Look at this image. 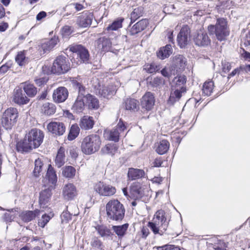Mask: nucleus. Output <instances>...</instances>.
<instances>
[{
  "mask_svg": "<svg viewBox=\"0 0 250 250\" xmlns=\"http://www.w3.org/2000/svg\"><path fill=\"white\" fill-rule=\"evenodd\" d=\"M57 181V176L54 168L51 165H48L47 172L45 176L43 177L42 182L45 188L40 193V203L45 204L51 197L52 190L55 188Z\"/></svg>",
  "mask_w": 250,
  "mask_h": 250,
  "instance_id": "nucleus-1",
  "label": "nucleus"
},
{
  "mask_svg": "<svg viewBox=\"0 0 250 250\" xmlns=\"http://www.w3.org/2000/svg\"><path fill=\"white\" fill-rule=\"evenodd\" d=\"M208 30L210 35H215L216 39L219 41L226 40L229 34L227 21L224 18H218L215 25H208Z\"/></svg>",
  "mask_w": 250,
  "mask_h": 250,
  "instance_id": "nucleus-2",
  "label": "nucleus"
},
{
  "mask_svg": "<svg viewBox=\"0 0 250 250\" xmlns=\"http://www.w3.org/2000/svg\"><path fill=\"white\" fill-rule=\"evenodd\" d=\"M106 211L108 218L111 220H122L125 216V209L118 200H110L106 205Z\"/></svg>",
  "mask_w": 250,
  "mask_h": 250,
  "instance_id": "nucleus-3",
  "label": "nucleus"
},
{
  "mask_svg": "<svg viewBox=\"0 0 250 250\" xmlns=\"http://www.w3.org/2000/svg\"><path fill=\"white\" fill-rule=\"evenodd\" d=\"M101 145L100 136L96 134H91L83 139L81 144V149L84 154L90 155L98 151Z\"/></svg>",
  "mask_w": 250,
  "mask_h": 250,
  "instance_id": "nucleus-4",
  "label": "nucleus"
},
{
  "mask_svg": "<svg viewBox=\"0 0 250 250\" xmlns=\"http://www.w3.org/2000/svg\"><path fill=\"white\" fill-rule=\"evenodd\" d=\"M19 112L16 108H7L3 113L1 119V125L6 130H11L16 124Z\"/></svg>",
  "mask_w": 250,
  "mask_h": 250,
  "instance_id": "nucleus-5",
  "label": "nucleus"
},
{
  "mask_svg": "<svg viewBox=\"0 0 250 250\" xmlns=\"http://www.w3.org/2000/svg\"><path fill=\"white\" fill-rule=\"evenodd\" d=\"M69 69L68 61L63 56H59L54 61L51 67V72L54 74H60L66 72Z\"/></svg>",
  "mask_w": 250,
  "mask_h": 250,
  "instance_id": "nucleus-6",
  "label": "nucleus"
},
{
  "mask_svg": "<svg viewBox=\"0 0 250 250\" xmlns=\"http://www.w3.org/2000/svg\"><path fill=\"white\" fill-rule=\"evenodd\" d=\"M94 191L99 195L103 196H111L116 192V188L103 182H99L94 186Z\"/></svg>",
  "mask_w": 250,
  "mask_h": 250,
  "instance_id": "nucleus-7",
  "label": "nucleus"
},
{
  "mask_svg": "<svg viewBox=\"0 0 250 250\" xmlns=\"http://www.w3.org/2000/svg\"><path fill=\"white\" fill-rule=\"evenodd\" d=\"M26 138L34 148L39 147L42 144L44 137L43 132L37 128L31 129L26 135Z\"/></svg>",
  "mask_w": 250,
  "mask_h": 250,
  "instance_id": "nucleus-8",
  "label": "nucleus"
},
{
  "mask_svg": "<svg viewBox=\"0 0 250 250\" xmlns=\"http://www.w3.org/2000/svg\"><path fill=\"white\" fill-rule=\"evenodd\" d=\"M69 50L77 55L79 58L80 63H86L89 59V53L87 50L81 45H72L68 47Z\"/></svg>",
  "mask_w": 250,
  "mask_h": 250,
  "instance_id": "nucleus-9",
  "label": "nucleus"
},
{
  "mask_svg": "<svg viewBox=\"0 0 250 250\" xmlns=\"http://www.w3.org/2000/svg\"><path fill=\"white\" fill-rule=\"evenodd\" d=\"M190 38V30L188 25L184 26L177 36V42L181 48L185 47L189 42Z\"/></svg>",
  "mask_w": 250,
  "mask_h": 250,
  "instance_id": "nucleus-10",
  "label": "nucleus"
},
{
  "mask_svg": "<svg viewBox=\"0 0 250 250\" xmlns=\"http://www.w3.org/2000/svg\"><path fill=\"white\" fill-rule=\"evenodd\" d=\"M126 129L125 124L121 120L119 121L115 128L107 132L106 135L109 140L118 142L121 134Z\"/></svg>",
  "mask_w": 250,
  "mask_h": 250,
  "instance_id": "nucleus-11",
  "label": "nucleus"
},
{
  "mask_svg": "<svg viewBox=\"0 0 250 250\" xmlns=\"http://www.w3.org/2000/svg\"><path fill=\"white\" fill-rule=\"evenodd\" d=\"M13 101L20 105L26 104L29 103V99L25 95L21 86L17 87L14 90Z\"/></svg>",
  "mask_w": 250,
  "mask_h": 250,
  "instance_id": "nucleus-12",
  "label": "nucleus"
},
{
  "mask_svg": "<svg viewBox=\"0 0 250 250\" xmlns=\"http://www.w3.org/2000/svg\"><path fill=\"white\" fill-rule=\"evenodd\" d=\"M92 19L93 15L91 13L83 12L77 17L76 24L80 27H87L91 25Z\"/></svg>",
  "mask_w": 250,
  "mask_h": 250,
  "instance_id": "nucleus-13",
  "label": "nucleus"
},
{
  "mask_svg": "<svg viewBox=\"0 0 250 250\" xmlns=\"http://www.w3.org/2000/svg\"><path fill=\"white\" fill-rule=\"evenodd\" d=\"M78 194L76 187L71 183L66 184L62 188V196L67 200H73Z\"/></svg>",
  "mask_w": 250,
  "mask_h": 250,
  "instance_id": "nucleus-14",
  "label": "nucleus"
},
{
  "mask_svg": "<svg viewBox=\"0 0 250 250\" xmlns=\"http://www.w3.org/2000/svg\"><path fill=\"white\" fill-rule=\"evenodd\" d=\"M155 104V98L153 94L150 92H146L141 100V106L143 109L149 111L152 109Z\"/></svg>",
  "mask_w": 250,
  "mask_h": 250,
  "instance_id": "nucleus-15",
  "label": "nucleus"
},
{
  "mask_svg": "<svg viewBox=\"0 0 250 250\" xmlns=\"http://www.w3.org/2000/svg\"><path fill=\"white\" fill-rule=\"evenodd\" d=\"M68 96L67 89L64 87H59L54 91L53 99L56 103L64 102Z\"/></svg>",
  "mask_w": 250,
  "mask_h": 250,
  "instance_id": "nucleus-16",
  "label": "nucleus"
},
{
  "mask_svg": "<svg viewBox=\"0 0 250 250\" xmlns=\"http://www.w3.org/2000/svg\"><path fill=\"white\" fill-rule=\"evenodd\" d=\"M47 127L49 132L58 136L63 135L65 131V126L64 124L59 122L50 123Z\"/></svg>",
  "mask_w": 250,
  "mask_h": 250,
  "instance_id": "nucleus-17",
  "label": "nucleus"
},
{
  "mask_svg": "<svg viewBox=\"0 0 250 250\" xmlns=\"http://www.w3.org/2000/svg\"><path fill=\"white\" fill-rule=\"evenodd\" d=\"M186 92V88L185 87H171L169 102L173 104L175 102L178 101L182 96L183 94Z\"/></svg>",
  "mask_w": 250,
  "mask_h": 250,
  "instance_id": "nucleus-18",
  "label": "nucleus"
},
{
  "mask_svg": "<svg viewBox=\"0 0 250 250\" xmlns=\"http://www.w3.org/2000/svg\"><path fill=\"white\" fill-rule=\"evenodd\" d=\"M195 43L200 46H207L210 43V40L207 33L200 31L194 38Z\"/></svg>",
  "mask_w": 250,
  "mask_h": 250,
  "instance_id": "nucleus-19",
  "label": "nucleus"
},
{
  "mask_svg": "<svg viewBox=\"0 0 250 250\" xmlns=\"http://www.w3.org/2000/svg\"><path fill=\"white\" fill-rule=\"evenodd\" d=\"M145 187L139 182H134L130 186V193L133 198H140L144 194Z\"/></svg>",
  "mask_w": 250,
  "mask_h": 250,
  "instance_id": "nucleus-20",
  "label": "nucleus"
},
{
  "mask_svg": "<svg viewBox=\"0 0 250 250\" xmlns=\"http://www.w3.org/2000/svg\"><path fill=\"white\" fill-rule=\"evenodd\" d=\"M155 221V223H161V229L163 230H167L168 223L167 221V218L165 216L164 210L160 209L158 210L154 214L153 218Z\"/></svg>",
  "mask_w": 250,
  "mask_h": 250,
  "instance_id": "nucleus-21",
  "label": "nucleus"
},
{
  "mask_svg": "<svg viewBox=\"0 0 250 250\" xmlns=\"http://www.w3.org/2000/svg\"><path fill=\"white\" fill-rule=\"evenodd\" d=\"M17 150L21 152H27L34 148L28 139L25 137L22 141L19 142L16 146Z\"/></svg>",
  "mask_w": 250,
  "mask_h": 250,
  "instance_id": "nucleus-22",
  "label": "nucleus"
},
{
  "mask_svg": "<svg viewBox=\"0 0 250 250\" xmlns=\"http://www.w3.org/2000/svg\"><path fill=\"white\" fill-rule=\"evenodd\" d=\"M59 42L58 37L54 36L51 39L42 42L40 46V49L42 50L43 53L50 51Z\"/></svg>",
  "mask_w": 250,
  "mask_h": 250,
  "instance_id": "nucleus-23",
  "label": "nucleus"
},
{
  "mask_svg": "<svg viewBox=\"0 0 250 250\" xmlns=\"http://www.w3.org/2000/svg\"><path fill=\"white\" fill-rule=\"evenodd\" d=\"M20 86L29 97H34L37 93V88L33 84L25 82L21 83Z\"/></svg>",
  "mask_w": 250,
  "mask_h": 250,
  "instance_id": "nucleus-24",
  "label": "nucleus"
},
{
  "mask_svg": "<svg viewBox=\"0 0 250 250\" xmlns=\"http://www.w3.org/2000/svg\"><path fill=\"white\" fill-rule=\"evenodd\" d=\"M85 106L84 96H83V93H80L72 106V109L76 112H81L83 110Z\"/></svg>",
  "mask_w": 250,
  "mask_h": 250,
  "instance_id": "nucleus-25",
  "label": "nucleus"
},
{
  "mask_svg": "<svg viewBox=\"0 0 250 250\" xmlns=\"http://www.w3.org/2000/svg\"><path fill=\"white\" fill-rule=\"evenodd\" d=\"M85 106L89 109H97L99 107V101L94 96L87 94L84 96Z\"/></svg>",
  "mask_w": 250,
  "mask_h": 250,
  "instance_id": "nucleus-26",
  "label": "nucleus"
},
{
  "mask_svg": "<svg viewBox=\"0 0 250 250\" xmlns=\"http://www.w3.org/2000/svg\"><path fill=\"white\" fill-rule=\"evenodd\" d=\"M94 125L93 117L88 116H83L80 120V126L82 129L88 130L91 129Z\"/></svg>",
  "mask_w": 250,
  "mask_h": 250,
  "instance_id": "nucleus-27",
  "label": "nucleus"
},
{
  "mask_svg": "<svg viewBox=\"0 0 250 250\" xmlns=\"http://www.w3.org/2000/svg\"><path fill=\"white\" fill-rule=\"evenodd\" d=\"M148 24V21L146 19H143L136 24H135L131 28L130 32L131 34H136L143 30H144Z\"/></svg>",
  "mask_w": 250,
  "mask_h": 250,
  "instance_id": "nucleus-28",
  "label": "nucleus"
},
{
  "mask_svg": "<svg viewBox=\"0 0 250 250\" xmlns=\"http://www.w3.org/2000/svg\"><path fill=\"white\" fill-rule=\"evenodd\" d=\"M116 88L113 85L108 86H103L99 90V94L104 98H109L112 95L115 94Z\"/></svg>",
  "mask_w": 250,
  "mask_h": 250,
  "instance_id": "nucleus-29",
  "label": "nucleus"
},
{
  "mask_svg": "<svg viewBox=\"0 0 250 250\" xmlns=\"http://www.w3.org/2000/svg\"><path fill=\"white\" fill-rule=\"evenodd\" d=\"M145 171L140 169L129 168L128 171V177L129 180H133L141 178L145 176Z\"/></svg>",
  "mask_w": 250,
  "mask_h": 250,
  "instance_id": "nucleus-30",
  "label": "nucleus"
},
{
  "mask_svg": "<svg viewBox=\"0 0 250 250\" xmlns=\"http://www.w3.org/2000/svg\"><path fill=\"white\" fill-rule=\"evenodd\" d=\"M65 149L63 147L61 146L58 149V153L55 159V165L60 168L65 163Z\"/></svg>",
  "mask_w": 250,
  "mask_h": 250,
  "instance_id": "nucleus-31",
  "label": "nucleus"
},
{
  "mask_svg": "<svg viewBox=\"0 0 250 250\" xmlns=\"http://www.w3.org/2000/svg\"><path fill=\"white\" fill-rule=\"evenodd\" d=\"M39 210H35L34 211H24L22 212L20 217L21 219L24 222H29L34 219L36 215L38 214Z\"/></svg>",
  "mask_w": 250,
  "mask_h": 250,
  "instance_id": "nucleus-32",
  "label": "nucleus"
},
{
  "mask_svg": "<svg viewBox=\"0 0 250 250\" xmlns=\"http://www.w3.org/2000/svg\"><path fill=\"white\" fill-rule=\"evenodd\" d=\"M172 52V49L171 45L167 44L165 47L160 48L158 52L157 53V57L160 59L164 60L168 58Z\"/></svg>",
  "mask_w": 250,
  "mask_h": 250,
  "instance_id": "nucleus-33",
  "label": "nucleus"
},
{
  "mask_svg": "<svg viewBox=\"0 0 250 250\" xmlns=\"http://www.w3.org/2000/svg\"><path fill=\"white\" fill-rule=\"evenodd\" d=\"M169 143L166 140L161 141L156 146V151L160 155L165 154L169 148Z\"/></svg>",
  "mask_w": 250,
  "mask_h": 250,
  "instance_id": "nucleus-34",
  "label": "nucleus"
},
{
  "mask_svg": "<svg viewBox=\"0 0 250 250\" xmlns=\"http://www.w3.org/2000/svg\"><path fill=\"white\" fill-rule=\"evenodd\" d=\"M35 167L33 172V174L34 177H38L40 175L41 172L44 169V162L42 158H38L36 159L34 163Z\"/></svg>",
  "mask_w": 250,
  "mask_h": 250,
  "instance_id": "nucleus-35",
  "label": "nucleus"
},
{
  "mask_svg": "<svg viewBox=\"0 0 250 250\" xmlns=\"http://www.w3.org/2000/svg\"><path fill=\"white\" fill-rule=\"evenodd\" d=\"M125 109L131 111H135L139 108V102L136 100L128 98L125 102Z\"/></svg>",
  "mask_w": 250,
  "mask_h": 250,
  "instance_id": "nucleus-36",
  "label": "nucleus"
},
{
  "mask_svg": "<svg viewBox=\"0 0 250 250\" xmlns=\"http://www.w3.org/2000/svg\"><path fill=\"white\" fill-rule=\"evenodd\" d=\"M56 106L52 103H45L42 107V112L47 116L54 114L56 112Z\"/></svg>",
  "mask_w": 250,
  "mask_h": 250,
  "instance_id": "nucleus-37",
  "label": "nucleus"
},
{
  "mask_svg": "<svg viewBox=\"0 0 250 250\" xmlns=\"http://www.w3.org/2000/svg\"><path fill=\"white\" fill-rule=\"evenodd\" d=\"M148 226L150 228L155 234H159L162 235L166 231V230H163L161 229V223L157 222L156 223H155V221L153 219L152 222H148Z\"/></svg>",
  "mask_w": 250,
  "mask_h": 250,
  "instance_id": "nucleus-38",
  "label": "nucleus"
},
{
  "mask_svg": "<svg viewBox=\"0 0 250 250\" xmlns=\"http://www.w3.org/2000/svg\"><path fill=\"white\" fill-rule=\"evenodd\" d=\"M117 149L118 147L115 144H109L104 146L102 148L101 151L103 154H109L112 156L117 152Z\"/></svg>",
  "mask_w": 250,
  "mask_h": 250,
  "instance_id": "nucleus-39",
  "label": "nucleus"
},
{
  "mask_svg": "<svg viewBox=\"0 0 250 250\" xmlns=\"http://www.w3.org/2000/svg\"><path fill=\"white\" fill-rule=\"evenodd\" d=\"M213 88V82L212 81H206L203 85V93L206 96H209L212 93Z\"/></svg>",
  "mask_w": 250,
  "mask_h": 250,
  "instance_id": "nucleus-40",
  "label": "nucleus"
},
{
  "mask_svg": "<svg viewBox=\"0 0 250 250\" xmlns=\"http://www.w3.org/2000/svg\"><path fill=\"white\" fill-rule=\"evenodd\" d=\"M128 227V224H125L121 226H113L112 229L116 234L120 237L124 236Z\"/></svg>",
  "mask_w": 250,
  "mask_h": 250,
  "instance_id": "nucleus-41",
  "label": "nucleus"
},
{
  "mask_svg": "<svg viewBox=\"0 0 250 250\" xmlns=\"http://www.w3.org/2000/svg\"><path fill=\"white\" fill-rule=\"evenodd\" d=\"M76 173V169L72 166H66L62 169V175L68 178H72L74 177Z\"/></svg>",
  "mask_w": 250,
  "mask_h": 250,
  "instance_id": "nucleus-42",
  "label": "nucleus"
},
{
  "mask_svg": "<svg viewBox=\"0 0 250 250\" xmlns=\"http://www.w3.org/2000/svg\"><path fill=\"white\" fill-rule=\"evenodd\" d=\"M186 82V78L185 76L176 77L172 81V87H185L184 84Z\"/></svg>",
  "mask_w": 250,
  "mask_h": 250,
  "instance_id": "nucleus-43",
  "label": "nucleus"
},
{
  "mask_svg": "<svg viewBox=\"0 0 250 250\" xmlns=\"http://www.w3.org/2000/svg\"><path fill=\"white\" fill-rule=\"evenodd\" d=\"M15 61L19 65L23 66L28 63V59L25 56L24 52H20L16 56Z\"/></svg>",
  "mask_w": 250,
  "mask_h": 250,
  "instance_id": "nucleus-44",
  "label": "nucleus"
},
{
  "mask_svg": "<svg viewBox=\"0 0 250 250\" xmlns=\"http://www.w3.org/2000/svg\"><path fill=\"white\" fill-rule=\"evenodd\" d=\"M175 67L179 69H183L186 63V59L182 55H178L175 57L173 60Z\"/></svg>",
  "mask_w": 250,
  "mask_h": 250,
  "instance_id": "nucleus-45",
  "label": "nucleus"
},
{
  "mask_svg": "<svg viewBox=\"0 0 250 250\" xmlns=\"http://www.w3.org/2000/svg\"><path fill=\"white\" fill-rule=\"evenodd\" d=\"M124 19H119L115 21L111 24L109 25L106 30L108 31L117 30L122 27V22Z\"/></svg>",
  "mask_w": 250,
  "mask_h": 250,
  "instance_id": "nucleus-46",
  "label": "nucleus"
},
{
  "mask_svg": "<svg viewBox=\"0 0 250 250\" xmlns=\"http://www.w3.org/2000/svg\"><path fill=\"white\" fill-rule=\"evenodd\" d=\"M80 128L77 125H72L70 128L69 133L68 136L69 140L75 139L79 135Z\"/></svg>",
  "mask_w": 250,
  "mask_h": 250,
  "instance_id": "nucleus-47",
  "label": "nucleus"
},
{
  "mask_svg": "<svg viewBox=\"0 0 250 250\" xmlns=\"http://www.w3.org/2000/svg\"><path fill=\"white\" fill-rule=\"evenodd\" d=\"M96 229L101 237L109 236L111 234L110 230L106 226H98L96 227Z\"/></svg>",
  "mask_w": 250,
  "mask_h": 250,
  "instance_id": "nucleus-48",
  "label": "nucleus"
},
{
  "mask_svg": "<svg viewBox=\"0 0 250 250\" xmlns=\"http://www.w3.org/2000/svg\"><path fill=\"white\" fill-rule=\"evenodd\" d=\"M53 217V214L51 213L49 215H47L46 214H44L42 215L41 218L39 220L38 225L40 227L42 228H44L45 226L47 224V223L49 221L50 219Z\"/></svg>",
  "mask_w": 250,
  "mask_h": 250,
  "instance_id": "nucleus-49",
  "label": "nucleus"
},
{
  "mask_svg": "<svg viewBox=\"0 0 250 250\" xmlns=\"http://www.w3.org/2000/svg\"><path fill=\"white\" fill-rule=\"evenodd\" d=\"M143 10L142 7H137L134 9L131 13V20L135 21L138 18L142 16Z\"/></svg>",
  "mask_w": 250,
  "mask_h": 250,
  "instance_id": "nucleus-50",
  "label": "nucleus"
},
{
  "mask_svg": "<svg viewBox=\"0 0 250 250\" xmlns=\"http://www.w3.org/2000/svg\"><path fill=\"white\" fill-rule=\"evenodd\" d=\"M164 81L162 79L158 77L151 78L148 79V82L153 87H157L161 85Z\"/></svg>",
  "mask_w": 250,
  "mask_h": 250,
  "instance_id": "nucleus-51",
  "label": "nucleus"
},
{
  "mask_svg": "<svg viewBox=\"0 0 250 250\" xmlns=\"http://www.w3.org/2000/svg\"><path fill=\"white\" fill-rule=\"evenodd\" d=\"M157 250H181L178 246L172 245H165L163 246L155 247Z\"/></svg>",
  "mask_w": 250,
  "mask_h": 250,
  "instance_id": "nucleus-52",
  "label": "nucleus"
},
{
  "mask_svg": "<svg viewBox=\"0 0 250 250\" xmlns=\"http://www.w3.org/2000/svg\"><path fill=\"white\" fill-rule=\"evenodd\" d=\"M100 42L101 43L99 45H101L102 48L104 50H107L109 48L111 45V42L109 39L105 38H103L102 39H100Z\"/></svg>",
  "mask_w": 250,
  "mask_h": 250,
  "instance_id": "nucleus-53",
  "label": "nucleus"
},
{
  "mask_svg": "<svg viewBox=\"0 0 250 250\" xmlns=\"http://www.w3.org/2000/svg\"><path fill=\"white\" fill-rule=\"evenodd\" d=\"M62 222V223H67L71 219V214L67 211H63L61 215Z\"/></svg>",
  "mask_w": 250,
  "mask_h": 250,
  "instance_id": "nucleus-54",
  "label": "nucleus"
},
{
  "mask_svg": "<svg viewBox=\"0 0 250 250\" xmlns=\"http://www.w3.org/2000/svg\"><path fill=\"white\" fill-rule=\"evenodd\" d=\"M222 70L223 72L225 73L228 72L231 68L233 66V63L232 62H229L224 61L222 62Z\"/></svg>",
  "mask_w": 250,
  "mask_h": 250,
  "instance_id": "nucleus-55",
  "label": "nucleus"
},
{
  "mask_svg": "<svg viewBox=\"0 0 250 250\" xmlns=\"http://www.w3.org/2000/svg\"><path fill=\"white\" fill-rule=\"evenodd\" d=\"M72 31L71 27L68 25L63 26L61 30L62 34L63 37L68 36L71 34Z\"/></svg>",
  "mask_w": 250,
  "mask_h": 250,
  "instance_id": "nucleus-56",
  "label": "nucleus"
},
{
  "mask_svg": "<svg viewBox=\"0 0 250 250\" xmlns=\"http://www.w3.org/2000/svg\"><path fill=\"white\" fill-rule=\"evenodd\" d=\"M102 242L97 237H94L92 239L91 245L95 248H100L102 246Z\"/></svg>",
  "mask_w": 250,
  "mask_h": 250,
  "instance_id": "nucleus-57",
  "label": "nucleus"
},
{
  "mask_svg": "<svg viewBox=\"0 0 250 250\" xmlns=\"http://www.w3.org/2000/svg\"><path fill=\"white\" fill-rule=\"evenodd\" d=\"M145 69L148 73H152L158 70L157 66L154 64H147L145 65Z\"/></svg>",
  "mask_w": 250,
  "mask_h": 250,
  "instance_id": "nucleus-58",
  "label": "nucleus"
},
{
  "mask_svg": "<svg viewBox=\"0 0 250 250\" xmlns=\"http://www.w3.org/2000/svg\"><path fill=\"white\" fill-rule=\"evenodd\" d=\"M3 220L5 222H11L14 218V216L11 212H6L3 215Z\"/></svg>",
  "mask_w": 250,
  "mask_h": 250,
  "instance_id": "nucleus-59",
  "label": "nucleus"
},
{
  "mask_svg": "<svg viewBox=\"0 0 250 250\" xmlns=\"http://www.w3.org/2000/svg\"><path fill=\"white\" fill-rule=\"evenodd\" d=\"M72 83L73 85L76 86V87L79 89V93H83V92L84 91V87L80 83L78 82L76 80H73Z\"/></svg>",
  "mask_w": 250,
  "mask_h": 250,
  "instance_id": "nucleus-60",
  "label": "nucleus"
},
{
  "mask_svg": "<svg viewBox=\"0 0 250 250\" xmlns=\"http://www.w3.org/2000/svg\"><path fill=\"white\" fill-rule=\"evenodd\" d=\"M46 16V13L44 11L40 12L36 17V19L38 21H40L42 18L45 17Z\"/></svg>",
  "mask_w": 250,
  "mask_h": 250,
  "instance_id": "nucleus-61",
  "label": "nucleus"
},
{
  "mask_svg": "<svg viewBox=\"0 0 250 250\" xmlns=\"http://www.w3.org/2000/svg\"><path fill=\"white\" fill-rule=\"evenodd\" d=\"M36 83L38 84L39 86L43 84L46 83V79L45 78H40L36 80Z\"/></svg>",
  "mask_w": 250,
  "mask_h": 250,
  "instance_id": "nucleus-62",
  "label": "nucleus"
},
{
  "mask_svg": "<svg viewBox=\"0 0 250 250\" xmlns=\"http://www.w3.org/2000/svg\"><path fill=\"white\" fill-rule=\"evenodd\" d=\"M244 43L246 46L250 45V34L246 35V39L244 41Z\"/></svg>",
  "mask_w": 250,
  "mask_h": 250,
  "instance_id": "nucleus-63",
  "label": "nucleus"
},
{
  "mask_svg": "<svg viewBox=\"0 0 250 250\" xmlns=\"http://www.w3.org/2000/svg\"><path fill=\"white\" fill-rule=\"evenodd\" d=\"M240 72V68H237L234 69L231 73H230L228 76V78H229L231 77H233L235 76L237 73H239Z\"/></svg>",
  "mask_w": 250,
  "mask_h": 250,
  "instance_id": "nucleus-64",
  "label": "nucleus"
}]
</instances>
